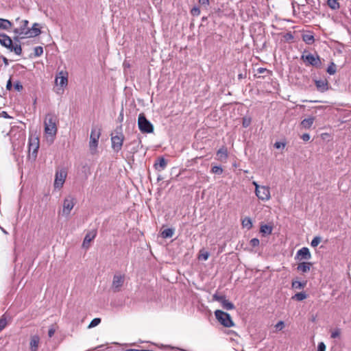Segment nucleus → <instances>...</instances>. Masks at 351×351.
<instances>
[{"label": "nucleus", "instance_id": "obj_21", "mask_svg": "<svg viewBox=\"0 0 351 351\" xmlns=\"http://www.w3.org/2000/svg\"><path fill=\"white\" fill-rule=\"evenodd\" d=\"M167 160L161 157L158 158V161L154 164V167L157 171H162L167 166Z\"/></svg>", "mask_w": 351, "mask_h": 351}, {"label": "nucleus", "instance_id": "obj_57", "mask_svg": "<svg viewBox=\"0 0 351 351\" xmlns=\"http://www.w3.org/2000/svg\"><path fill=\"white\" fill-rule=\"evenodd\" d=\"M252 184H253V185H254V186H255V191H257V189H260V188L261 187V186L258 185V183H257L256 182H255V181H254V182H252Z\"/></svg>", "mask_w": 351, "mask_h": 351}, {"label": "nucleus", "instance_id": "obj_55", "mask_svg": "<svg viewBox=\"0 0 351 351\" xmlns=\"http://www.w3.org/2000/svg\"><path fill=\"white\" fill-rule=\"evenodd\" d=\"M285 38L287 40H292L293 39V35L291 34V33H287L285 35Z\"/></svg>", "mask_w": 351, "mask_h": 351}, {"label": "nucleus", "instance_id": "obj_30", "mask_svg": "<svg viewBox=\"0 0 351 351\" xmlns=\"http://www.w3.org/2000/svg\"><path fill=\"white\" fill-rule=\"evenodd\" d=\"M272 232V228L268 225H263L261 227V232L265 234H270Z\"/></svg>", "mask_w": 351, "mask_h": 351}, {"label": "nucleus", "instance_id": "obj_22", "mask_svg": "<svg viewBox=\"0 0 351 351\" xmlns=\"http://www.w3.org/2000/svg\"><path fill=\"white\" fill-rule=\"evenodd\" d=\"M12 27V23L8 19H0V29L8 30Z\"/></svg>", "mask_w": 351, "mask_h": 351}, {"label": "nucleus", "instance_id": "obj_48", "mask_svg": "<svg viewBox=\"0 0 351 351\" xmlns=\"http://www.w3.org/2000/svg\"><path fill=\"white\" fill-rule=\"evenodd\" d=\"M285 143H281V142H276L275 144H274V147L276 148V149H280L281 147L284 148L285 147Z\"/></svg>", "mask_w": 351, "mask_h": 351}, {"label": "nucleus", "instance_id": "obj_47", "mask_svg": "<svg viewBox=\"0 0 351 351\" xmlns=\"http://www.w3.org/2000/svg\"><path fill=\"white\" fill-rule=\"evenodd\" d=\"M306 3L310 4L311 5H315L316 3L319 4V0H305Z\"/></svg>", "mask_w": 351, "mask_h": 351}, {"label": "nucleus", "instance_id": "obj_56", "mask_svg": "<svg viewBox=\"0 0 351 351\" xmlns=\"http://www.w3.org/2000/svg\"><path fill=\"white\" fill-rule=\"evenodd\" d=\"M12 87V81H11V79H10L8 82H7V84H6V88L8 90H11Z\"/></svg>", "mask_w": 351, "mask_h": 351}, {"label": "nucleus", "instance_id": "obj_9", "mask_svg": "<svg viewBox=\"0 0 351 351\" xmlns=\"http://www.w3.org/2000/svg\"><path fill=\"white\" fill-rule=\"evenodd\" d=\"M66 176L67 173L64 169H62L57 171L55 176L54 187L58 189L62 188L65 182Z\"/></svg>", "mask_w": 351, "mask_h": 351}, {"label": "nucleus", "instance_id": "obj_53", "mask_svg": "<svg viewBox=\"0 0 351 351\" xmlns=\"http://www.w3.org/2000/svg\"><path fill=\"white\" fill-rule=\"evenodd\" d=\"M301 138L304 141H308L310 139V135L307 133H305L302 134Z\"/></svg>", "mask_w": 351, "mask_h": 351}, {"label": "nucleus", "instance_id": "obj_34", "mask_svg": "<svg viewBox=\"0 0 351 351\" xmlns=\"http://www.w3.org/2000/svg\"><path fill=\"white\" fill-rule=\"evenodd\" d=\"M211 172L215 174L221 175L223 173V169L219 166H214L211 169Z\"/></svg>", "mask_w": 351, "mask_h": 351}, {"label": "nucleus", "instance_id": "obj_44", "mask_svg": "<svg viewBox=\"0 0 351 351\" xmlns=\"http://www.w3.org/2000/svg\"><path fill=\"white\" fill-rule=\"evenodd\" d=\"M56 332V328L53 325L51 326L49 329V331H48V336L49 337H53V335H54Z\"/></svg>", "mask_w": 351, "mask_h": 351}, {"label": "nucleus", "instance_id": "obj_49", "mask_svg": "<svg viewBox=\"0 0 351 351\" xmlns=\"http://www.w3.org/2000/svg\"><path fill=\"white\" fill-rule=\"evenodd\" d=\"M250 122H251V120L250 119H243V126L244 128H247L250 125Z\"/></svg>", "mask_w": 351, "mask_h": 351}, {"label": "nucleus", "instance_id": "obj_6", "mask_svg": "<svg viewBox=\"0 0 351 351\" xmlns=\"http://www.w3.org/2000/svg\"><path fill=\"white\" fill-rule=\"evenodd\" d=\"M124 136L121 132H117L116 135L111 134L112 148L115 152H119L122 147Z\"/></svg>", "mask_w": 351, "mask_h": 351}, {"label": "nucleus", "instance_id": "obj_46", "mask_svg": "<svg viewBox=\"0 0 351 351\" xmlns=\"http://www.w3.org/2000/svg\"><path fill=\"white\" fill-rule=\"evenodd\" d=\"M326 350V345L323 342H320L318 344L317 351H325Z\"/></svg>", "mask_w": 351, "mask_h": 351}, {"label": "nucleus", "instance_id": "obj_4", "mask_svg": "<svg viewBox=\"0 0 351 351\" xmlns=\"http://www.w3.org/2000/svg\"><path fill=\"white\" fill-rule=\"evenodd\" d=\"M217 319L225 327H231L234 326V323L230 315L221 310H217L215 312Z\"/></svg>", "mask_w": 351, "mask_h": 351}, {"label": "nucleus", "instance_id": "obj_35", "mask_svg": "<svg viewBox=\"0 0 351 351\" xmlns=\"http://www.w3.org/2000/svg\"><path fill=\"white\" fill-rule=\"evenodd\" d=\"M322 239L320 237H315L311 241V245L312 247H315L321 243Z\"/></svg>", "mask_w": 351, "mask_h": 351}, {"label": "nucleus", "instance_id": "obj_32", "mask_svg": "<svg viewBox=\"0 0 351 351\" xmlns=\"http://www.w3.org/2000/svg\"><path fill=\"white\" fill-rule=\"evenodd\" d=\"M307 297L306 294L304 292H300V293H296L293 297V299H295L298 301H302L304 299H306Z\"/></svg>", "mask_w": 351, "mask_h": 351}, {"label": "nucleus", "instance_id": "obj_14", "mask_svg": "<svg viewBox=\"0 0 351 351\" xmlns=\"http://www.w3.org/2000/svg\"><path fill=\"white\" fill-rule=\"evenodd\" d=\"M56 83L62 87L66 86L68 84V74L66 72L61 71L56 77Z\"/></svg>", "mask_w": 351, "mask_h": 351}, {"label": "nucleus", "instance_id": "obj_8", "mask_svg": "<svg viewBox=\"0 0 351 351\" xmlns=\"http://www.w3.org/2000/svg\"><path fill=\"white\" fill-rule=\"evenodd\" d=\"M101 135L100 130L93 128L90 136L89 146L91 151L95 150L98 145V141Z\"/></svg>", "mask_w": 351, "mask_h": 351}, {"label": "nucleus", "instance_id": "obj_37", "mask_svg": "<svg viewBox=\"0 0 351 351\" xmlns=\"http://www.w3.org/2000/svg\"><path fill=\"white\" fill-rule=\"evenodd\" d=\"M209 257V253L208 252L201 250L199 255V259L206 261Z\"/></svg>", "mask_w": 351, "mask_h": 351}, {"label": "nucleus", "instance_id": "obj_50", "mask_svg": "<svg viewBox=\"0 0 351 351\" xmlns=\"http://www.w3.org/2000/svg\"><path fill=\"white\" fill-rule=\"evenodd\" d=\"M199 3L208 7L209 5V0H199Z\"/></svg>", "mask_w": 351, "mask_h": 351}, {"label": "nucleus", "instance_id": "obj_59", "mask_svg": "<svg viewBox=\"0 0 351 351\" xmlns=\"http://www.w3.org/2000/svg\"><path fill=\"white\" fill-rule=\"evenodd\" d=\"M127 351H142V350L130 349V350H128Z\"/></svg>", "mask_w": 351, "mask_h": 351}, {"label": "nucleus", "instance_id": "obj_41", "mask_svg": "<svg viewBox=\"0 0 351 351\" xmlns=\"http://www.w3.org/2000/svg\"><path fill=\"white\" fill-rule=\"evenodd\" d=\"M191 14L194 16H197L200 14V10L198 7H193L191 10Z\"/></svg>", "mask_w": 351, "mask_h": 351}, {"label": "nucleus", "instance_id": "obj_5", "mask_svg": "<svg viewBox=\"0 0 351 351\" xmlns=\"http://www.w3.org/2000/svg\"><path fill=\"white\" fill-rule=\"evenodd\" d=\"M306 51H304L302 56L301 59L304 62H306L308 64L315 66V67H319L322 62L319 59V57L316 55H313L311 53L306 54Z\"/></svg>", "mask_w": 351, "mask_h": 351}, {"label": "nucleus", "instance_id": "obj_16", "mask_svg": "<svg viewBox=\"0 0 351 351\" xmlns=\"http://www.w3.org/2000/svg\"><path fill=\"white\" fill-rule=\"evenodd\" d=\"M41 31L40 29V24L35 23L31 28L29 27L27 33L26 32L27 38H34L40 35Z\"/></svg>", "mask_w": 351, "mask_h": 351}, {"label": "nucleus", "instance_id": "obj_52", "mask_svg": "<svg viewBox=\"0 0 351 351\" xmlns=\"http://www.w3.org/2000/svg\"><path fill=\"white\" fill-rule=\"evenodd\" d=\"M16 36L14 37V40L15 41V44L20 41V39L25 38V37L21 36V35L15 34Z\"/></svg>", "mask_w": 351, "mask_h": 351}, {"label": "nucleus", "instance_id": "obj_7", "mask_svg": "<svg viewBox=\"0 0 351 351\" xmlns=\"http://www.w3.org/2000/svg\"><path fill=\"white\" fill-rule=\"evenodd\" d=\"M75 204V199L73 196L69 195L66 197L63 202L62 215L69 216Z\"/></svg>", "mask_w": 351, "mask_h": 351}, {"label": "nucleus", "instance_id": "obj_20", "mask_svg": "<svg viewBox=\"0 0 351 351\" xmlns=\"http://www.w3.org/2000/svg\"><path fill=\"white\" fill-rule=\"evenodd\" d=\"M313 264L310 262H302L298 264L297 269L302 273L308 272Z\"/></svg>", "mask_w": 351, "mask_h": 351}, {"label": "nucleus", "instance_id": "obj_43", "mask_svg": "<svg viewBox=\"0 0 351 351\" xmlns=\"http://www.w3.org/2000/svg\"><path fill=\"white\" fill-rule=\"evenodd\" d=\"M14 87L15 90H16L17 91H21L23 90V85L20 82H16V83H14Z\"/></svg>", "mask_w": 351, "mask_h": 351}, {"label": "nucleus", "instance_id": "obj_40", "mask_svg": "<svg viewBox=\"0 0 351 351\" xmlns=\"http://www.w3.org/2000/svg\"><path fill=\"white\" fill-rule=\"evenodd\" d=\"M213 300L217 302H219L222 303V301H223L226 299V297L222 295H218L217 293H215L213 295Z\"/></svg>", "mask_w": 351, "mask_h": 351}, {"label": "nucleus", "instance_id": "obj_25", "mask_svg": "<svg viewBox=\"0 0 351 351\" xmlns=\"http://www.w3.org/2000/svg\"><path fill=\"white\" fill-rule=\"evenodd\" d=\"M173 230L171 228H167L162 231L161 236L164 239L171 238L173 235Z\"/></svg>", "mask_w": 351, "mask_h": 351}, {"label": "nucleus", "instance_id": "obj_45", "mask_svg": "<svg viewBox=\"0 0 351 351\" xmlns=\"http://www.w3.org/2000/svg\"><path fill=\"white\" fill-rule=\"evenodd\" d=\"M284 326L285 323L282 321H280L276 324L275 328L278 330H281Z\"/></svg>", "mask_w": 351, "mask_h": 351}, {"label": "nucleus", "instance_id": "obj_23", "mask_svg": "<svg viewBox=\"0 0 351 351\" xmlns=\"http://www.w3.org/2000/svg\"><path fill=\"white\" fill-rule=\"evenodd\" d=\"M315 119L313 117H309L304 119L302 121L301 125L304 128H310L314 122Z\"/></svg>", "mask_w": 351, "mask_h": 351}, {"label": "nucleus", "instance_id": "obj_24", "mask_svg": "<svg viewBox=\"0 0 351 351\" xmlns=\"http://www.w3.org/2000/svg\"><path fill=\"white\" fill-rule=\"evenodd\" d=\"M328 6L332 10H338L340 8L339 3L337 0H327Z\"/></svg>", "mask_w": 351, "mask_h": 351}, {"label": "nucleus", "instance_id": "obj_54", "mask_svg": "<svg viewBox=\"0 0 351 351\" xmlns=\"http://www.w3.org/2000/svg\"><path fill=\"white\" fill-rule=\"evenodd\" d=\"M339 335H340V332L338 330H337L332 332L331 337L335 339V338L338 337Z\"/></svg>", "mask_w": 351, "mask_h": 351}, {"label": "nucleus", "instance_id": "obj_19", "mask_svg": "<svg viewBox=\"0 0 351 351\" xmlns=\"http://www.w3.org/2000/svg\"><path fill=\"white\" fill-rule=\"evenodd\" d=\"M40 342V338L38 335H33L31 337L29 342V348L31 351H37Z\"/></svg>", "mask_w": 351, "mask_h": 351}, {"label": "nucleus", "instance_id": "obj_51", "mask_svg": "<svg viewBox=\"0 0 351 351\" xmlns=\"http://www.w3.org/2000/svg\"><path fill=\"white\" fill-rule=\"evenodd\" d=\"M118 121L119 122H122L123 121V108L122 107L121 110V112L119 113V117H118Z\"/></svg>", "mask_w": 351, "mask_h": 351}, {"label": "nucleus", "instance_id": "obj_42", "mask_svg": "<svg viewBox=\"0 0 351 351\" xmlns=\"http://www.w3.org/2000/svg\"><path fill=\"white\" fill-rule=\"evenodd\" d=\"M250 245L252 247H256L259 245V240L256 238L252 239L250 241Z\"/></svg>", "mask_w": 351, "mask_h": 351}, {"label": "nucleus", "instance_id": "obj_61", "mask_svg": "<svg viewBox=\"0 0 351 351\" xmlns=\"http://www.w3.org/2000/svg\"><path fill=\"white\" fill-rule=\"evenodd\" d=\"M3 116H4L5 117H8V114H7V113H6L5 112H3Z\"/></svg>", "mask_w": 351, "mask_h": 351}, {"label": "nucleus", "instance_id": "obj_39", "mask_svg": "<svg viewBox=\"0 0 351 351\" xmlns=\"http://www.w3.org/2000/svg\"><path fill=\"white\" fill-rule=\"evenodd\" d=\"M101 323V319L100 318H95L93 319L91 322L90 323L88 328H93L97 326Z\"/></svg>", "mask_w": 351, "mask_h": 351}, {"label": "nucleus", "instance_id": "obj_36", "mask_svg": "<svg viewBox=\"0 0 351 351\" xmlns=\"http://www.w3.org/2000/svg\"><path fill=\"white\" fill-rule=\"evenodd\" d=\"M327 72L330 75H334L336 73V65L333 62H331L330 65L328 67Z\"/></svg>", "mask_w": 351, "mask_h": 351}, {"label": "nucleus", "instance_id": "obj_31", "mask_svg": "<svg viewBox=\"0 0 351 351\" xmlns=\"http://www.w3.org/2000/svg\"><path fill=\"white\" fill-rule=\"evenodd\" d=\"M306 285V282H301L298 280L292 282V287L295 289H303Z\"/></svg>", "mask_w": 351, "mask_h": 351}, {"label": "nucleus", "instance_id": "obj_2", "mask_svg": "<svg viewBox=\"0 0 351 351\" xmlns=\"http://www.w3.org/2000/svg\"><path fill=\"white\" fill-rule=\"evenodd\" d=\"M0 44L9 49L10 51L14 52L16 55H21L22 48L20 44H13L12 40L5 34H0Z\"/></svg>", "mask_w": 351, "mask_h": 351}, {"label": "nucleus", "instance_id": "obj_62", "mask_svg": "<svg viewBox=\"0 0 351 351\" xmlns=\"http://www.w3.org/2000/svg\"><path fill=\"white\" fill-rule=\"evenodd\" d=\"M19 21V18L18 17L16 19V21Z\"/></svg>", "mask_w": 351, "mask_h": 351}, {"label": "nucleus", "instance_id": "obj_26", "mask_svg": "<svg viewBox=\"0 0 351 351\" xmlns=\"http://www.w3.org/2000/svg\"><path fill=\"white\" fill-rule=\"evenodd\" d=\"M221 305L222 307L226 310H232L234 308V305L226 299L222 301Z\"/></svg>", "mask_w": 351, "mask_h": 351}, {"label": "nucleus", "instance_id": "obj_28", "mask_svg": "<svg viewBox=\"0 0 351 351\" xmlns=\"http://www.w3.org/2000/svg\"><path fill=\"white\" fill-rule=\"evenodd\" d=\"M242 226L244 228H246L247 230H250L252 227V222L250 217H245L242 220Z\"/></svg>", "mask_w": 351, "mask_h": 351}, {"label": "nucleus", "instance_id": "obj_33", "mask_svg": "<svg viewBox=\"0 0 351 351\" xmlns=\"http://www.w3.org/2000/svg\"><path fill=\"white\" fill-rule=\"evenodd\" d=\"M7 325V319L5 315L0 318V331L2 330Z\"/></svg>", "mask_w": 351, "mask_h": 351}, {"label": "nucleus", "instance_id": "obj_60", "mask_svg": "<svg viewBox=\"0 0 351 351\" xmlns=\"http://www.w3.org/2000/svg\"><path fill=\"white\" fill-rule=\"evenodd\" d=\"M3 62L5 64H8V59L6 58H3Z\"/></svg>", "mask_w": 351, "mask_h": 351}, {"label": "nucleus", "instance_id": "obj_27", "mask_svg": "<svg viewBox=\"0 0 351 351\" xmlns=\"http://www.w3.org/2000/svg\"><path fill=\"white\" fill-rule=\"evenodd\" d=\"M315 85L318 89L326 90L328 83L326 80H317L315 81Z\"/></svg>", "mask_w": 351, "mask_h": 351}, {"label": "nucleus", "instance_id": "obj_29", "mask_svg": "<svg viewBox=\"0 0 351 351\" xmlns=\"http://www.w3.org/2000/svg\"><path fill=\"white\" fill-rule=\"evenodd\" d=\"M302 40L308 45L313 44L315 40L314 36L311 34H304L302 36Z\"/></svg>", "mask_w": 351, "mask_h": 351}, {"label": "nucleus", "instance_id": "obj_18", "mask_svg": "<svg viewBox=\"0 0 351 351\" xmlns=\"http://www.w3.org/2000/svg\"><path fill=\"white\" fill-rule=\"evenodd\" d=\"M297 256H300V259L309 260L311 258V254L308 248L302 247L297 252Z\"/></svg>", "mask_w": 351, "mask_h": 351}, {"label": "nucleus", "instance_id": "obj_3", "mask_svg": "<svg viewBox=\"0 0 351 351\" xmlns=\"http://www.w3.org/2000/svg\"><path fill=\"white\" fill-rule=\"evenodd\" d=\"M138 126L142 133H152L154 132L153 125L147 119L144 113H141L138 115Z\"/></svg>", "mask_w": 351, "mask_h": 351}, {"label": "nucleus", "instance_id": "obj_58", "mask_svg": "<svg viewBox=\"0 0 351 351\" xmlns=\"http://www.w3.org/2000/svg\"><path fill=\"white\" fill-rule=\"evenodd\" d=\"M266 71H267V69H264V68H259L258 69V73H264V72Z\"/></svg>", "mask_w": 351, "mask_h": 351}, {"label": "nucleus", "instance_id": "obj_1", "mask_svg": "<svg viewBox=\"0 0 351 351\" xmlns=\"http://www.w3.org/2000/svg\"><path fill=\"white\" fill-rule=\"evenodd\" d=\"M58 118L54 114L48 113L46 114L44 120L45 133L52 138L51 142H53L58 132Z\"/></svg>", "mask_w": 351, "mask_h": 351}, {"label": "nucleus", "instance_id": "obj_38", "mask_svg": "<svg viewBox=\"0 0 351 351\" xmlns=\"http://www.w3.org/2000/svg\"><path fill=\"white\" fill-rule=\"evenodd\" d=\"M43 53V49L42 47H36L34 48V56L39 57Z\"/></svg>", "mask_w": 351, "mask_h": 351}, {"label": "nucleus", "instance_id": "obj_10", "mask_svg": "<svg viewBox=\"0 0 351 351\" xmlns=\"http://www.w3.org/2000/svg\"><path fill=\"white\" fill-rule=\"evenodd\" d=\"M125 280V276L121 274H115L113 277L112 283V289L114 292H119L123 286Z\"/></svg>", "mask_w": 351, "mask_h": 351}, {"label": "nucleus", "instance_id": "obj_15", "mask_svg": "<svg viewBox=\"0 0 351 351\" xmlns=\"http://www.w3.org/2000/svg\"><path fill=\"white\" fill-rule=\"evenodd\" d=\"M96 235H97L96 230H93L87 232V234H86V236L84 239L82 247L84 248L88 249L90 246V242L95 238Z\"/></svg>", "mask_w": 351, "mask_h": 351}, {"label": "nucleus", "instance_id": "obj_13", "mask_svg": "<svg viewBox=\"0 0 351 351\" xmlns=\"http://www.w3.org/2000/svg\"><path fill=\"white\" fill-rule=\"evenodd\" d=\"M29 21L27 20H22L20 22V26L14 28L13 32L14 34L21 35L23 37H26V32L27 33Z\"/></svg>", "mask_w": 351, "mask_h": 351}, {"label": "nucleus", "instance_id": "obj_11", "mask_svg": "<svg viewBox=\"0 0 351 351\" xmlns=\"http://www.w3.org/2000/svg\"><path fill=\"white\" fill-rule=\"evenodd\" d=\"M255 193L257 197L263 201H267L271 197L269 187L266 186H261Z\"/></svg>", "mask_w": 351, "mask_h": 351}, {"label": "nucleus", "instance_id": "obj_12", "mask_svg": "<svg viewBox=\"0 0 351 351\" xmlns=\"http://www.w3.org/2000/svg\"><path fill=\"white\" fill-rule=\"evenodd\" d=\"M39 148V139L38 137L30 138L29 142V152H32V157L35 159L37 156Z\"/></svg>", "mask_w": 351, "mask_h": 351}, {"label": "nucleus", "instance_id": "obj_17", "mask_svg": "<svg viewBox=\"0 0 351 351\" xmlns=\"http://www.w3.org/2000/svg\"><path fill=\"white\" fill-rule=\"evenodd\" d=\"M228 157L227 148L222 147L217 152V159L221 162H226Z\"/></svg>", "mask_w": 351, "mask_h": 351}]
</instances>
